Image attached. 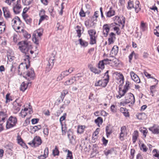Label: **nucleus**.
I'll return each mask as SVG.
<instances>
[{
  "label": "nucleus",
  "mask_w": 159,
  "mask_h": 159,
  "mask_svg": "<svg viewBox=\"0 0 159 159\" xmlns=\"http://www.w3.org/2000/svg\"><path fill=\"white\" fill-rule=\"evenodd\" d=\"M19 48L22 52L25 54L24 56L25 63H22L18 66V72L21 74H23V77L28 80H33L34 79L35 74L33 69H31L26 72H25V70H27L30 65V45L27 41H22L19 42L18 44Z\"/></svg>",
  "instance_id": "nucleus-1"
},
{
  "label": "nucleus",
  "mask_w": 159,
  "mask_h": 159,
  "mask_svg": "<svg viewBox=\"0 0 159 159\" xmlns=\"http://www.w3.org/2000/svg\"><path fill=\"white\" fill-rule=\"evenodd\" d=\"M17 123V119L16 117L10 116L7 122L6 128L10 129L14 127Z\"/></svg>",
  "instance_id": "nucleus-2"
},
{
  "label": "nucleus",
  "mask_w": 159,
  "mask_h": 159,
  "mask_svg": "<svg viewBox=\"0 0 159 159\" xmlns=\"http://www.w3.org/2000/svg\"><path fill=\"white\" fill-rule=\"evenodd\" d=\"M125 100L124 103L125 104L130 103L132 105L135 102V98L134 95L131 93H127L125 97Z\"/></svg>",
  "instance_id": "nucleus-3"
},
{
  "label": "nucleus",
  "mask_w": 159,
  "mask_h": 159,
  "mask_svg": "<svg viewBox=\"0 0 159 159\" xmlns=\"http://www.w3.org/2000/svg\"><path fill=\"white\" fill-rule=\"evenodd\" d=\"M42 142L41 138L38 136H36L33 139L31 142L28 143L30 145L33 144V145L35 147L39 146L42 143Z\"/></svg>",
  "instance_id": "nucleus-4"
},
{
  "label": "nucleus",
  "mask_w": 159,
  "mask_h": 159,
  "mask_svg": "<svg viewBox=\"0 0 159 159\" xmlns=\"http://www.w3.org/2000/svg\"><path fill=\"white\" fill-rule=\"evenodd\" d=\"M2 10L3 12L4 16L5 18L7 19L12 18V16L8 7H2Z\"/></svg>",
  "instance_id": "nucleus-5"
},
{
  "label": "nucleus",
  "mask_w": 159,
  "mask_h": 159,
  "mask_svg": "<svg viewBox=\"0 0 159 159\" xmlns=\"http://www.w3.org/2000/svg\"><path fill=\"white\" fill-rule=\"evenodd\" d=\"M18 99H16L13 103V109L14 110L16 111V112L19 111L20 109V107L22 106V104L20 103L17 102Z\"/></svg>",
  "instance_id": "nucleus-6"
},
{
  "label": "nucleus",
  "mask_w": 159,
  "mask_h": 159,
  "mask_svg": "<svg viewBox=\"0 0 159 159\" xmlns=\"http://www.w3.org/2000/svg\"><path fill=\"white\" fill-rule=\"evenodd\" d=\"M131 78L133 80L137 83H140V80L138 76L133 71H131L130 73Z\"/></svg>",
  "instance_id": "nucleus-7"
},
{
  "label": "nucleus",
  "mask_w": 159,
  "mask_h": 159,
  "mask_svg": "<svg viewBox=\"0 0 159 159\" xmlns=\"http://www.w3.org/2000/svg\"><path fill=\"white\" fill-rule=\"evenodd\" d=\"M107 83L104 80H100L96 82L94 85L95 86H101L105 87L107 85Z\"/></svg>",
  "instance_id": "nucleus-8"
},
{
  "label": "nucleus",
  "mask_w": 159,
  "mask_h": 159,
  "mask_svg": "<svg viewBox=\"0 0 159 159\" xmlns=\"http://www.w3.org/2000/svg\"><path fill=\"white\" fill-rule=\"evenodd\" d=\"M149 130L154 134H158L159 133V127L154 125L152 126L149 127Z\"/></svg>",
  "instance_id": "nucleus-9"
},
{
  "label": "nucleus",
  "mask_w": 159,
  "mask_h": 159,
  "mask_svg": "<svg viewBox=\"0 0 159 159\" xmlns=\"http://www.w3.org/2000/svg\"><path fill=\"white\" fill-rule=\"evenodd\" d=\"M115 36L116 34L113 32H111L109 34V37L108 38V43L109 45L114 43V39L116 38Z\"/></svg>",
  "instance_id": "nucleus-10"
},
{
  "label": "nucleus",
  "mask_w": 159,
  "mask_h": 159,
  "mask_svg": "<svg viewBox=\"0 0 159 159\" xmlns=\"http://www.w3.org/2000/svg\"><path fill=\"white\" fill-rule=\"evenodd\" d=\"M28 82H27L26 83H25V82H22L20 85V90L22 91L23 92H24L25 90L27 89V86H28L29 84H30L31 82H30V81L31 80H28Z\"/></svg>",
  "instance_id": "nucleus-11"
},
{
  "label": "nucleus",
  "mask_w": 159,
  "mask_h": 159,
  "mask_svg": "<svg viewBox=\"0 0 159 159\" xmlns=\"http://www.w3.org/2000/svg\"><path fill=\"white\" fill-rule=\"evenodd\" d=\"M103 35L104 37H107L108 36L110 30L107 25V24H104L103 26Z\"/></svg>",
  "instance_id": "nucleus-12"
},
{
  "label": "nucleus",
  "mask_w": 159,
  "mask_h": 159,
  "mask_svg": "<svg viewBox=\"0 0 159 159\" xmlns=\"http://www.w3.org/2000/svg\"><path fill=\"white\" fill-rule=\"evenodd\" d=\"M90 70V71L95 74H99L101 72V71L96 68L94 67L91 64H89L88 66Z\"/></svg>",
  "instance_id": "nucleus-13"
},
{
  "label": "nucleus",
  "mask_w": 159,
  "mask_h": 159,
  "mask_svg": "<svg viewBox=\"0 0 159 159\" xmlns=\"http://www.w3.org/2000/svg\"><path fill=\"white\" fill-rule=\"evenodd\" d=\"M17 140L18 141V143L23 148H28L27 146L19 135H18L17 136Z\"/></svg>",
  "instance_id": "nucleus-14"
},
{
  "label": "nucleus",
  "mask_w": 159,
  "mask_h": 159,
  "mask_svg": "<svg viewBox=\"0 0 159 159\" xmlns=\"http://www.w3.org/2000/svg\"><path fill=\"white\" fill-rule=\"evenodd\" d=\"M115 11L111 7L109 11L106 13V15L107 17H111L115 15Z\"/></svg>",
  "instance_id": "nucleus-15"
},
{
  "label": "nucleus",
  "mask_w": 159,
  "mask_h": 159,
  "mask_svg": "<svg viewBox=\"0 0 159 159\" xmlns=\"http://www.w3.org/2000/svg\"><path fill=\"white\" fill-rule=\"evenodd\" d=\"M21 5H16L15 6L13 7V10L15 14H18L20 13V9L21 8Z\"/></svg>",
  "instance_id": "nucleus-16"
},
{
  "label": "nucleus",
  "mask_w": 159,
  "mask_h": 159,
  "mask_svg": "<svg viewBox=\"0 0 159 159\" xmlns=\"http://www.w3.org/2000/svg\"><path fill=\"white\" fill-rule=\"evenodd\" d=\"M106 132L107 137V138H108L109 135L112 133V129L110 128V125L106 126Z\"/></svg>",
  "instance_id": "nucleus-17"
},
{
  "label": "nucleus",
  "mask_w": 159,
  "mask_h": 159,
  "mask_svg": "<svg viewBox=\"0 0 159 159\" xmlns=\"http://www.w3.org/2000/svg\"><path fill=\"white\" fill-rule=\"evenodd\" d=\"M130 84V82H129L128 81H126V84L124 86V89L123 90V92H124L123 94H124V93H126L127 91L129 88V85Z\"/></svg>",
  "instance_id": "nucleus-18"
},
{
  "label": "nucleus",
  "mask_w": 159,
  "mask_h": 159,
  "mask_svg": "<svg viewBox=\"0 0 159 159\" xmlns=\"http://www.w3.org/2000/svg\"><path fill=\"white\" fill-rule=\"evenodd\" d=\"M69 74L68 70L64 71L61 73L60 76L58 77L57 79L59 80H61L62 78H64L66 76L68 75Z\"/></svg>",
  "instance_id": "nucleus-19"
},
{
  "label": "nucleus",
  "mask_w": 159,
  "mask_h": 159,
  "mask_svg": "<svg viewBox=\"0 0 159 159\" xmlns=\"http://www.w3.org/2000/svg\"><path fill=\"white\" fill-rule=\"evenodd\" d=\"M118 52V47L116 45L114 46L112 48L111 53L114 55H116Z\"/></svg>",
  "instance_id": "nucleus-20"
},
{
  "label": "nucleus",
  "mask_w": 159,
  "mask_h": 159,
  "mask_svg": "<svg viewBox=\"0 0 159 159\" xmlns=\"http://www.w3.org/2000/svg\"><path fill=\"white\" fill-rule=\"evenodd\" d=\"M135 3L136 5L135 7H134V8L135 9L136 12L138 13L141 10V8L139 7L140 6V2L139 1H136L135 2Z\"/></svg>",
  "instance_id": "nucleus-21"
},
{
  "label": "nucleus",
  "mask_w": 159,
  "mask_h": 159,
  "mask_svg": "<svg viewBox=\"0 0 159 159\" xmlns=\"http://www.w3.org/2000/svg\"><path fill=\"white\" fill-rule=\"evenodd\" d=\"M139 131L142 133L143 134L144 137H146V135L148 132V131L146 128L144 127H141L139 128Z\"/></svg>",
  "instance_id": "nucleus-22"
},
{
  "label": "nucleus",
  "mask_w": 159,
  "mask_h": 159,
  "mask_svg": "<svg viewBox=\"0 0 159 159\" xmlns=\"http://www.w3.org/2000/svg\"><path fill=\"white\" fill-rule=\"evenodd\" d=\"M88 33L89 34L90 37H93L96 36L95 35L96 34V30L94 29H91L88 31Z\"/></svg>",
  "instance_id": "nucleus-23"
},
{
  "label": "nucleus",
  "mask_w": 159,
  "mask_h": 159,
  "mask_svg": "<svg viewBox=\"0 0 159 159\" xmlns=\"http://www.w3.org/2000/svg\"><path fill=\"white\" fill-rule=\"evenodd\" d=\"M74 78H75V77H73L70 79L66 81L65 82L64 84L65 85H68L73 84L75 80Z\"/></svg>",
  "instance_id": "nucleus-24"
},
{
  "label": "nucleus",
  "mask_w": 159,
  "mask_h": 159,
  "mask_svg": "<svg viewBox=\"0 0 159 159\" xmlns=\"http://www.w3.org/2000/svg\"><path fill=\"white\" fill-rule=\"evenodd\" d=\"M75 29H77V30H76V31L77 32V36L79 38H80L82 33L81 32V27L79 25H77Z\"/></svg>",
  "instance_id": "nucleus-25"
},
{
  "label": "nucleus",
  "mask_w": 159,
  "mask_h": 159,
  "mask_svg": "<svg viewBox=\"0 0 159 159\" xmlns=\"http://www.w3.org/2000/svg\"><path fill=\"white\" fill-rule=\"evenodd\" d=\"M128 9L130 10L133 8H134V2L133 1L129 0L128 2V5L127 6Z\"/></svg>",
  "instance_id": "nucleus-26"
},
{
  "label": "nucleus",
  "mask_w": 159,
  "mask_h": 159,
  "mask_svg": "<svg viewBox=\"0 0 159 159\" xmlns=\"http://www.w3.org/2000/svg\"><path fill=\"white\" fill-rule=\"evenodd\" d=\"M79 41L80 44L81 46L84 47H86L88 45V42L83 40L82 39H79Z\"/></svg>",
  "instance_id": "nucleus-27"
},
{
  "label": "nucleus",
  "mask_w": 159,
  "mask_h": 159,
  "mask_svg": "<svg viewBox=\"0 0 159 159\" xmlns=\"http://www.w3.org/2000/svg\"><path fill=\"white\" fill-rule=\"evenodd\" d=\"M114 151V148H111L110 149H106V150L104 151V154L106 156H107L108 155L111 154Z\"/></svg>",
  "instance_id": "nucleus-28"
},
{
  "label": "nucleus",
  "mask_w": 159,
  "mask_h": 159,
  "mask_svg": "<svg viewBox=\"0 0 159 159\" xmlns=\"http://www.w3.org/2000/svg\"><path fill=\"white\" fill-rule=\"evenodd\" d=\"M95 122L97 124L98 126L99 127V123H100L101 124L103 122L102 119L101 117H98L97 119L95 120Z\"/></svg>",
  "instance_id": "nucleus-29"
},
{
  "label": "nucleus",
  "mask_w": 159,
  "mask_h": 159,
  "mask_svg": "<svg viewBox=\"0 0 159 159\" xmlns=\"http://www.w3.org/2000/svg\"><path fill=\"white\" fill-rule=\"evenodd\" d=\"M98 67L102 70H103L104 68L105 64L102 60L100 61L99 62L98 64Z\"/></svg>",
  "instance_id": "nucleus-30"
},
{
  "label": "nucleus",
  "mask_w": 159,
  "mask_h": 159,
  "mask_svg": "<svg viewBox=\"0 0 159 159\" xmlns=\"http://www.w3.org/2000/svg\"><path fill=\"white\" fill-rule=\"evenodd\" d=\"M97 37V36L94 37H90V41L89 43L90 44L93 45L94 44L96 43V38Z\"/></svg>",
  "instance_id": "nucleus-31"
},
{
  "label": "nucleus",
  "mask_w": 159,
  "mask_h": 159,
  "mask_svg": "<svg viewBox=\"0 0 159 159\" xmlns=\"http://www.w3.org/2000/svg\"><path fill=\"white\" fill-rule=\"evenodd\" d=\"M119 95L116 96V98H120L122 96H124L125 93H124L123 95L124 92H123V90H121V88H119Z\"/></svg>",
  "instance_id": "nucleus-32"
},
{
  "label": "nucleus",
  "mask_w": 159,
  "mask_h": 159,
  "mask_svg": "<svg viewBox=\"0 0 159 159\" xmlns=\"http://www.w3.org/2000/svg\"><path fill=\"white\" fill-rule=\"evenodd\" d=\"M5 147L9 150H11V149L13 148V144L9 142L7 144H6Z\"/></svg>",
  "instance_id": "nucleus-33"
},
{
  "label": "nucleus",
  "mask_w": 159,
  "mask_h": 159,
  "mask_svg": "<svg viewBox=\"0 0 159 159\" xmlns=\"http://www.w3.org/2000/svg\"><path fill=\"white\" fill-rule=\"evenodd\" d=\"M52 153L54 156L59 155V152L56 146H55L54 149L53 150Z\"/></svg>",
  "instance_id": "nucleus-34"
},
{
  "label": "nucleus",
  "mask_w": 159,
  "mask_h": 159,
  "mask_svg": "<svg viewBox=\"0 0 159 159\" xmlns=\"http://www.w3.org/2000/svg\"><path fill=\"white\" fill-rule=\"evenodd\" d=\"M144 75H145V76L147 77L148 78H152V79H154V80H155V81H157V84H158V80H157L154 78H153L152 77H151V75L150 74H149L148 72L146 71H144Z\"/></svg>",
  "instance_id": "nucleus-35"
},
{
  "label": "nucleus",
  "mask_w": 159,
  "mask_h": 159,
  "mask_svg": "<svg viewBox=\"0 0 159 159\" xmlns=\"http://www.w3.org/2000/svg\"><path fill=\"white\" fill-rule=\"evenodd\" d=\"M113 20L114 21H117L119 23L122 24V22L119 16H116L113 18Z\"/></svg>",
  "instance_id": "nucleus-36"
},
{
  "label": "nucleus",
  "mask_w": 159,
  "mask_h": 159,
  "mask_svg": "<svg viewBox=\"0 0 159 159\" xmlns=\"http://www.w3.org/2000/svg\"><path fill=\"white\" fill-rule=\"evenodd\" d=\"M153 157H159V153L157 152V150L154 149L152 151Z\"/></svg>",
  "instance_id": "nucleus-37"
},
{
  "label": "nucleus",
  "mask_w": 159,
  "mask_h": 159,
  "mask_svg": "<svg viewBox=\"0 0 159 159\" xmlns=\"http://www.w3.org/2000/svg\"><path fill=\"white\" fill-rule=\"evenodd\" d=\"M67 152L68 153L66 159H72L73 156L72 152L68 150H67Z\"/></svg>",
  "instance_id": "nucleus-38"
},
{
  "label": "nucleus",
  "mask_w": 159,
  "mask_h": 159,
  "mask_svg": "<svg viewBox=\"0 0 159 159\" xmlns=\"http://www.w3.org/2000/svg\"><path fill=\"white\" fill-rule=\"evenodd\" d=\"M155 28H156L154 29V34L157 37H159V33L158 32L157 30L159 28V25L156 26Z\"/></svg>",
  "instance_id": "nucleus-39"
},
{
  "label": "nucleus",
  "mask_w": 159,
  "mask_h": 159,
  "mask_svg": "<svg viewBox=\"0 0 159 159\" xmlns=\"http://www.w3.org/2000/svg\"><path fill=\"white\" fill-rule=\"evenodd\" d=\"M109 72V70H107L106 72L105 73V75L106 76L107 78L104 79L106 82L108 84L109 82V76L108 74Z\"/></svg>",
  "instance_id": "nucleus-40"
},
{
  "label": "nucleus",
  "mask_w": 159,
  "mask_h": 159,
  "mask_svg": "<svg viewBox=\"0 0 159 159\" xmlns=\"http://www.w3.org/2000/svg\"><path fill=\"white\" fill-rule=\"evenodd\" d=\"M140 149L142 150L144 152H146L147 151L148 148L144 143H143L140 147Z\"/></svg>",
  "instance_id": "nucleus-41"
},
{
  "label": "nucleus",
  "mask_w": 159,
  "mask_h": 159,
  "mask_svg": "<svg viewBox=\"0 0 159 159\" xmlns=\"http://www.w3.org/2000/svg\"><path fill=\"white\" fill-rule=\"evenodd\" d=\"M10 94L7 93L6 96V103H7L8 102H10L11 101H12V99L10 97Z\"/></svg>",
  "instance_id": "nucleus-42"
},
{
  "label": "nucleus",
  "mask_w": 159,
  "mask_h": 159,
  "mask_svg": "<svg viewBox=\"0 0 159 159\" xmlns=\"http://www.w3.org/2000/svg\"><path fill=\"white\" fill-rule=\"evenodd\" d=\"M102 60L103 61V62L104 63L105 65L109 64H110L109 62L112 61L111 60L107 58L104 59Z\"/></svg>",
  "instance_id": "nucleus-43"
},
{
  "label": "nucleus",
  "mask_w": 159,
  "mask_h": 159,
  "mask_svg": "<svg viewBox=\"0 0 159 159\" xmlns=\"http://www.w3.org/2000/svg\"><path fill=\"white\" fill-rule=\"evenodd\" d=\"M47 16L46 15H42L41 16H40V18L39 20V25L40 23L42 22V21H43L45 20L46 17H47Z\"/></svg>",
  "instance_id": "nucleus-44"
},
{
  "label": "nucleus",
  "mask_w": 159,
  "mask_h": 159,
  "mask_svg": "<svg viewBox=\"0 0 159 159\" xmlns=\"http://www.w3.org/2000/svg\"><path fill=\"white\" fill-rule=\"evenodd\" d=\"M135 152V150L133 149H131L130 151V159H133L134 158V154Z\"/></svg>",
  "instance_id": "nucleus-45"
},
{
  "label": "nucleus",
  "mask_w": 159,
  "mask_h": 159,
  "mask_svg": "<svg viewBox=\"0 0 159 159\" xmlns=\"http://www.w3.org/2000/svg\"><path fill=\"white\" fill-rule=\"evenodd\" d=\"M79 15L81 17H84L85 16V14L84 12L83 8L81 9L80 11L79 12Z\"/></svg>",
  "instance_id": "nucleus-46"
},
{
  "label": "nucleus",
  "mask_w": 159,
  "mask_h": 159,
  "mask_svg": "<svg viewBox=\"0 0 159 159\" xmlns=\"http://www.w3.org/2000/svg\"><path fill=\"white\" fill-rule=\"evenodd\" d=\"M156 85H153L152 86H151L150 87V92L152 93H155V91H156Z\"/></svg>",
  "instance_id": "nucleus-47"
},
{
  "label": "nucleus",
  "mask_w": 159,
  "mask_h": 159,
  "mask_svg": "<svg viewBox=\"0 0 159 159\" xmlns=\"http://www.w3.org/2000/svg\"><path fill=\"white\" fill-rule=\"evenodd\" d=\"M84 129L82 126H79L78 128L77 132L78 133L81 134L84 132Z\"/></svg>",
  "instance_id": "nucleus-48"
},
{
  "label": "nucleus",
  "mask_w": 159,
  "mask_h": 159,
  "mask_svg": "<svg viewBox=\"0 0 159 159\" xmlns=\"http://www.w3.org/2000/svg\"><path fill=\"white\" fill-rule=\"evenodd\" d=\"M135 54V52L134 51H133L131 53L129 56V62H131V61L133 57Z\"/></svg>",
  "instance_id": "nucleus-49"
},
{
  "label": "nucleus",
  "mask_w": 159,
  "mask_h": 159,
  "mask_svg": "<svg viewBox=\"0 0 159 159\" xmlns=\"http://www.w3.org/2000/svg\"><path fill=\"white\" fill-rule=\"evenodd\" d=\"M52 66L50 64H48L46 68V71L47 72H49L52 67Z\"/></svg>",
  "instance_id": "nucleus-50"
},
{
  "label": "nucleus",
  "mask_w": 159,
  "mask_h": 159,
  "mask_svg": "<svg viewBox=\"0 0 159 159\" xmlns=\"http://www.w3.org/2000/svg\"><path fill=\"white\" fill-rule=\"evenodd\" d=\"M49 153V150L48 147H46L44 150V156H46L47 157L48 156Z\"/></svg>",
  "instance_id": "nucleus-51"
},
{
  "label": "nucleus",
  "mask_w": 159,
  "mask_h": 159,
  "mask_svg": "<svg viewBox=\"0 0 159 159\" xmlns=\"http://www.w3.org/2000/svg\"><path fill=\"white\" fill-rule=\"evenodd\" d=\"M26 24L28 25H30L32 22V19L30 17L25 20Z\"/></svg>",
  "instance_id": "nucleus-52"
},
{
  "label": "nucleus",
  "mask_w": 159,
  "mask_h": 159,
  "mask_svg": "<svg viewBox=\"0 0 159 159\" xmlns=\"http://www.w3.org/2000/svg\"><path fill=\"white\" fill-rule=\"evenodd\" d=\"M66 115V113H65L63 114V115L60 117V122L61 123H62V121L65 119Z\"/></svg>",
  "instance_id": "nucleus-53"
},
{
  "label": "nucleus",
  "mask_w": 159,
  "mask_h": 159,
  "mask_svg": "<svg viewBox=\"0 0 159 159\" xmlns=\"http://www.w3.org/2000/svg\"><path fill=\"white\" fill-rule=\"evenodd\" d=\"M114 30L116 31V33L117 35H119L120 34V29L118 27L116 26L114 27Z\"/></svg>",
  "instance_id": "nucleus-54"
},
{
  "label": "nucleus",
  "mask_w": 159,
  "mask_h": 159,
  "mask_svg": "<svg viewBox=\"0 0 159 159\" xmlns=\"http://www.w3.org/2000/svg\"><path fill=\"white\" fill-rule=\"evenodd\" d=\"M116 24V23H112L110 24H107V25L109 28L110 29H112L114 30V28L116 27L115 25Z\"/></svg>",
  "instance_id": "nucleus-55"
},
{
  "label": "nucleus",
  "mask_w": 159,
  "mask_h": 159,
  "mask_svg": "<svg viewBox=\"0 0 159 159\" xmlns=\"http://www.w3.org/2000/svg\"><path fill=\"white\" fill-rule=\"evenodd\" d=\"M43 29H39L37 31V35L39 37H40L42 35Z\"/></svg>",
  "instance_id": "nucleus-56"
},
{
  "label": "nucleus",
  "mask_w": 159,
  "mask_h": 159,
  "mask_svg": "<svg viewBox=\"0 0 159 159\" xmlns=\"http://www.w3.org/2000/svg\"><path fill=\"white\" fill-rule=\"evenodd\" d=\"M5 29V25L4 24L3 25L0 26V34L3 32Z\"/></svg>",
  "instance_id": "nucleus-57"
},
{
  "label": "nucleus",
  "mask_w": 159,
  "mask_h": 159,
  "mask_svg": "<svg viewBox=\"0 0 159 159\" xmlns=\"http://www.w3.org/2000/svg\"><path fill=\"white\" fill-rule=\"evenodd\" d=\"M39 119L38 118H34L31 120V122L33 124H35L39 122Z\"/></svg>",
  "instance_id": "nucleus-58"
},
{
  "label": "nucleus",
  "mask_w": 159,
  "mask_h": 159,
  "mask_svg": "<svg viewBox=\"0 0 159 159\" xmlns=\"http://www.w3.org/2000/svg\"><path fill=\"white\" fill-rule=\"evenodd\" d=\"M33 41L36 44L39 45V41L36 37L33 38Z\"/></svg>",
  "instance_id": "nucleus-59"
},
{
  "label": "nucleus",
  "mask_w": 159,
  "mask_h": 159,
  "mask_svg": "<svg viewBox=\"0 0 159 159\" xmlns=\"http://www.w3.org/2000/svg\"><path fill=\"white\" fill-rule=\"evenodd\" d=\"M145 115V114L144 113H139L138 115L137 116V117L138 119H139V120H142L143 118H142V116L143 115Z\"/></svg>",
  "instance_id": "nucleus-60"
},
{
  "label": "nucleus",
  "mask_w": 159,
  "mask_h": 159,
  "mask_svg": "<svg viewBox=\"0 0 159 159\" xmlns=\"http://www.w3.org/2000/svg\"><path fill=\"white\" fill-rule=\"evenodd\" d=\"M102 140L103 144L104 146H106L108 142V140L106 139L104 137H103L102 138Z\"/></svg>",
  "instance_id": "nucleus-61"
},
{
  "label": "nucleus",
  "mask_w": 159,
  "mask_h": 159,
  "mask_svg": "<svg viewBox=\"0 0 159 159\" xmlns=\"http://www.w3.org/2000/svg\"><path fill=\"white\" fill-rule=\"evenodd\" d=\"M43 133L46 135H48L49 133V129L48 128H45L43 129Z\"/></svg>",
  "instance_id": "nucleus-62"
},
{
  "label": "nucleus",
  "mask_w": 159,
  "mask_h": 159,
  "mask_svg": "<svg viewBox=\"0 0 159 159\" xmlns=\"http://www.w3.org/2000/svg\"><path fill=\"white\" fill-rule=\"evenodd\" d=\"M70 143L72 144H74L75 143V139L74 138L73 136H71V138H70Z\"/></svg>",
  "instance_id": "nucleus-63"
},
{
  "label": "nucleus",
  "mask_w": 159,
  "mask_h": 159,
  "mask_svg": "<svg viewBox=\"0 0 159 159\" xmlns=\"http://www.w3.org/2000/svg\"><path fill=\"white\" fill-rule=\"evenodd\" d=\"M54 59H53L51 58H50L48 61V64L51 65H52V66H53L54 63L53 62Z\"/></svg>",
  "instance_id": "nucleus-64"
}]
</instances>
